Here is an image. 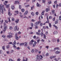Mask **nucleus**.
Masks as SVG:
<instances>
[{"mask_svg":"<svg viewBox=\"0 0 61 61\" xmlns=\"http://www.w3.org/2000/svg\"><path fill=\"white\" fill-rule=\"evenodd\" d=\"M36 56H37V57L36 58V59L37 61L38 60H39L40 61V60H41V59H42V58H43V56H42L41 55H40L39 56H38V55Z\"/></svg>","mask_w":61,"mask_h":61,"instance_id":"obj_1","label":"nucleus"},{"mask_svg":"<svg viewBox=\"0 0 61 61\" xmlns=\"http://www.w3.org/2000/svg\"><path fill=\"white\" fill-rule=\"evenodd\" d=\"M4 7V5H2V4H0V9L2 10L1 12L2 14H4V11L3 10V8Z\"/></svg>","mask_w":61,"mask_h":61,"instance_id":"obj_2","label":"nucleus"},{"mask_svg":"<svg viewBox=\"0 0 61 61\" xmlns=\"http://www.w3.org/2000/svg\"><path fill=\"white\" fill-rule=\"evenodd\" d=\"M4 29H3V31L4 32H5L6 30V28H7V27L6 26V23H4Z\"/></svg>","mask_w":61,"mask_h":61,"instance_id":"obj_3","label":"nucleus"},{"mask_svg":"<svg viewBox=\"0 0 61 61\" xmlns=\"http://www.w3.org/2000/svg\"><path fill=\"white\" fill-rule=\"evenodd\" d=\"M40 23H41V21L40 20L37 21L36 23L34 24V25L35 26H37Z\"/></svg>","mask_w":61,"mask_h":61,"instance_id":"obj_4","label":"nucleus"},{"mask_svg":"<svg viewBox=\"0 0 61 61\" xmlns=\"http://www.w3.org/2000/svg\"><path fill=\"white\" fill-rule=\"evenodd\" d=\"M34 41L33 40H32L30 41V42L29 43V44L30 45H32L33 44V43L34 42Z\"/></svg>","mask_w":61,"mask_h":61,"instance_id":"obj_5","label":"nucleus"},{"mask_svg":"<svg viewBox=\"0 0 61 61\" xmlns=\"http://www.w3.org/2000/svg\"><path fill=\"white\" fill-rule=\"evenodd\" d=\"M26 4H27V3H25L24 4V5H25L24 6H25V7H29V6H30V5H26Z\"/></svg>","mask_w":61,"mask_h":61,"instance_id":"obj_6","label":"nucleus"},{"mask_svg":"<svg viewBox=\"0 0 61 61\" xmlns=\"http://www.w3.org/2000/svg\"><path fill=\"white\" fill-rule=\"evenodd\" d=\"M4 4L6 6V8H8L9 7V5H6L7 4H6L5 3H4Z\"/></svg>","mask_w":61,"mask_h":61,"instance_id":"obj_7","label":"nucleus"},{"mask_svg":"<svg viewBox=\"0 0 61 61\" xmlns=\"http://www.w3.org/2000/svg\"><path fill=\"white\" fill-rule=\"evenodd\" d=\"M37 44V42L36 41H34V44H33V47H35L36 46V45Z\"/></svg>","mask_w":61,"mask_h":61,"instance_id":"obj_8","label":"nucleus"},{"mask_svg":"<svg viewBox=\"0 0 61 61\" xmlns=\"http://www.w3.org/2000/svg\"><path fill=\"white\" fill-rule=\"evenodd\" d=\"M17 34H15V38L16 40H18V38H19V37H17Z\"/></svg>","mask_w":61,"mask_h":61,"instance_id":"obj_9","label":"nucleus"},{"mask_svg":"<svg viewBox=\"0 0 61 61\" xmlns=\"http://www.w3.org/2000/svg\"><path fill=\"white\" fill-rule=\"evenodd\" d=\"M19 1L17 0V1H15L14 2L15 4H19Z\"/></svg>","mask_w":61,"mask_h":61,"instance_id":"obj_10","label":"nucleus"},{"mask_svg":"<svg viewBox=\"0 0 61 61\" xmlns=\"http://www.w3.org/2000/svg\"><path fill=\"white\" fill-rule=\"evenodd\" d=\"M28 11H26L24 14V15H27V14H28Z\"/></svg>","mask_w":61,"mask_h":61,"instance_id":"obj_11","label":"nucleus"},{"mask_svg":"<svg viewBox=\"0 0 61 61\" xmlns=\"http://www.w3.org/2000/svg\"><path fill=\"white\" fill-rule=\"evenodd\" d=\"M12 37L13 36L12 35H9L7 36V37L8 38H10L11 37Z\"/></svg>","mask_w":61,"mask_h":61,"instance_id":"obj_12","label":"nucleus"},{"mask_svg":"<svg viewBox=\"0 0 61 61\" xmlns=\"http://www.w3.org/2000/svg\"><path fill=\"white\" fill-rule=\"evenodd\" d=\"M49 11H50V8H47L46 9V12H48Z\"/></svg>","mask_w":61,"mask_h":61,"instance_id":"obj_13","label":"nucleus"},{"mask_svg":"<svg viewBox=\"0 0 61 61\" xmlns=\"http://www.w3.org/2000/svg\"><path fill=\"white\" fill-rule=\"evenodd\" d=\"M53 26H54V27H55V28L56 30H57V29H58V27H57L55 25H53Z\"/></svg>","mask_w":61,"mask_h":61,"instance_id":"obj_14","label":"nucleus"},{"mask_svg":"<svg viewBox=\"0 0 61 61\" xmlns=\"http://www.w3.org/2000/svg\"><path fill=\"white\" fill-rule=\"evenodd\" d=\"M56 57V56H52L51 57L50 59H52V58H55Z\"/></svg>","mask_w":61,"mask_h":61,"instance_id":"obj_15","label":"nucleus"},{"mask_svg":"<svg viewBox=\"0 0 61 61\" xmlns=\"http://www.w3.org/2000/svg\"><path fill=\"white\" fill-rule=\"evenodd\" d=\"M24 44H25L24 43H21L20 44V46H23L24 45Z\"/></svg>","mask_w":61,"mask_h":61,"instance_id":"obj_16","label":"nucleus"},{"mask_svg":"<svg viewBox=\"0 0 61 61\" xmlns=\"http://www.w3.org/2000/svg\"><path fill=\"white\" fill-rule=\"evenodd\" d=\"M18 22H19V20L17 19L15 20V22L16 23V24H17L18 23Z\"/></svg>","mask_w":61,"mask_h":61,"instance_id":"obj_17","label":"nucleus"},{"mask_svg":"<svg viewBox=\"0 0 61 61\" xmlns=\"http://www.w3.org/2000/svg\"><path fill=\"white\" fill-rule=\"evenodd\" d=\"M36 5H37V7H38L39 6H41V5H40V4H38V3H37L36 4Z\"/></svg>","mask_w":61,"mask_h":61,"instance_id":"obj_18","label":"nucleus"},{"mask_svg":"<svg viewBox=\"0 0 61 61\" xmlns=\"http://www.w3.org/2000/svg\"><path fill=\"white\" fill-rule=\"evenodd\" d=\"M54 35H56L57 34V31H55L54 32Z\"/></svg>","mask_w":61,"mask_h":61,"instance_id":"obj_19","label":"nucleus"},{"mask_svg":"<svg viewBox=\"0 0 61 61\" xmlns=\"http://www.w3.org/2000/svg\"><path fill=\"white\" fill-rule=\"evenodd\" d=\"M25 47L27 46V43L26 42H25Z\"/></svg>","mask_w":61,"mask_h":61,"instance_id":"obj_20","label":"nucleus"},{"mask_svg":"<svg viewBox=\"0 0 61 61\" xmlns=\"http://www.w3.org/2000/svg\"><path fill=\"white\" fill-rule=\"evenodd\" d=\"M17 26H15L14 27V29L15 31H16V29H17Z\"/></svg>","mask_w":61,"mask_h":61,"instance_id":"obj_21","label":"nucleus"},{"mask_svg":"<svg viewBox=\"0 0 61 61\" xmlns=\"http://www.w3.org/2000/svg\"><path fill=\"white\" fill-rule=\"evenodd\" d=\"M60 53V51H57L55 52V54H59V53Z\"/></svg>","mask_w":61,"mask_h":61,"instance_id":"obj_22","label":"nucleus"},{"mask_svg":"<svg viewBox=\"0 0 61 61\" xmlns=\"http://www.w3.org/2000/svg\"><path fill=\"white\" fill-rule=\"evenodd\" d=\"M11 8L12 9H14L15 8V7L14 5H12L11 6Z\"/></svg>","mask_w":61,"mask_h":61,"instance_id":"obj_23","label":"nucleus"},{"mask_svg":"<svg viewBox=\"0 0 61 61\" xmlns=\"http://www.w3.org/2000/svg\"><path fill=\"white\" fill-rule=\"evenodd\" d=\"M45 10H43L42 12L41 13V15H44V13H45Z\"/></svg>","mask_w":61,"mask_h":61,"instance_id":"obj_24","label":"nucleus"},{"mask_svg":"<svg viewBox=\"0 0 61 61\" xmlns=\"http://www.w3.org/2000/svg\"><path fill=\"white\" fill-rule=\"evenodd\" d=\"M51 12L52 13V14H54L55 13V10H51Z\"/></svg>","mask_w":61,"mask_h":61,"instance_id":"obj_25","label":"nucleus"},{"mask_svg":"<svg viewBox=\"0 0 61 61\" xmlns=\"http://www.w3.org/2000/svg\"><path fill=\"white\" fill-rule=\"evenodd\" d=\"M34 6H32L31 7V10H33L34 9Z\"/></svg>","mask_w":61,"mask_h":61,"instance_id":"obj_26","label":"nucleus"},{"mask_svg":"<svg viewBox=\"0 0 61 61\" xmlns=\"http://www.w3.org/2000/svg\"><path fill=\"white\" fill-rule=\"evenodd\" d=\"M59 49V48L56 47L54 48V50H58Z\"/></svg>","mask_w":61,"mask_h":61,"instance_id":"obj_27","label":"nucleus"},{"mask_svg":"<svg viewBox=\"0 0 61 61\" xmlns=\"http://www.w3.org/2000/svg\"><path fill=\"white\" fill-rule=\"evenodd\" d=\"M8 15H9L10 16V15H12V14H10V12H9L8 13Z\"/></svg>","mask_w":61,"mask_h":61,"instance_id":"obj_28","label":"nucleus"},{"mask_svg":"<svg viewBox=\"0 0 61 61\" xmlns=\"http://www.w3.org/2000/svg\"><path fill=\"white\" fill-rule=\"evenodd\" d=\"M52 3V1H49L48 2V4H49V5H50V4H51Z\"/></svg>","mask_w":61,"mask_h":61,"instance_id":"obj_29","label":"nucleus"},{"mask_svg":"<svg viewBox=\"0 0 61 61\" xmlns=\"http://www.w3.org/2000/svg\"><path fill=\"white\" fill-rule=\"evenodd\" d=\"M2 37L4 38H5V35H3L2 36Z\"/></svg>","mask_w":61,"mask_h":61,"instance_id":"obj_30","label":"nucleus"},{"mask_svg":"<svg viewBox=\"0 0 61 61\" xmlns=\"http://www.w3.org/2000/svg\"><path fill=\"white\" fill-rule=\"evenodd\" d=\"M36 35H38L39 36L40 35V33H38V32H36Z\"/></svg>","mask_w":61,"mask_h":61,"instance_id":"obj_31","label":"nucleus"},{"mask_svg":"<svg viewBox=\"0 0 61 61\" xmlns=\"http://www.w3.org/2000/svg\"><path fill=\"white\" fill-rule=\"evenodd\" d=\"M8 45H10V44H13V43L12 42H9L8 43Z\"/></svg>","mask_w":61,"mask_h":61,"instance_id":"obj_32","label":"nucleus"},{"mask_svg":"<svg viewBox=\"0 0 61 61\" xmlns=\"http://www.w3.org/2000/svg\"><path fill=\"white\" fill-rule=\"evenodd\" d=\"M6 47L7 49H8L10 47V46L8 45Z\"/></svg>","mask_w":61,"mask_h":61,"instance_id":"obj_33","label":"nucleus"},{"mask_svg":"<svg viewBox=\"0 0 61 61\" xmlns=\"http://www.w3.org/2000/svg\"><path fill=\"white\" fill-rule=\"evenodd\" d=\"M58 22V21L57 20H56V21L55 22V24H57L58 23V22Z\"/></svg>","mask_w":61,"mask_h":61,"instance_id":"obj_34","label":"nucleus"},{"mask_svg":"<svg viewBox=\"0 0 61 61\" xmlns=\"http://www.w3.org/2000/svg\"><path fill=\"white\" fill-rule=\"evenodd\" d=\"M15 13H16L17 14H18V11L16 10L15 11Z\"/></svg>","mask_w":61,"mask_h":61,"instance_id":"obj_35","label":"nucleus"},{"mask_svg":"<svg viewBox=\"0 0 61 61\" xmlns=\"http://www.w3.org/2000/svg\"><path fill=\"white\" fill-rule=\"evenodd\" d=\"M16 41H15L13 43V44L14 45H16V43L15 42Z\"/></svg>","mask_w":61,"mask_h":61,"instance_id":"obj_36","label":"nucleus"},{"mask_svg":"<svg viewBox=\"0 0 61 61\" xmlns=\"http://www.w3.org/2000/svg\"><path fill=\"white\" fill-rule=\"evenodd\" d=\"M9 29H10V30H12V29H13V27L12 26H10V27Z\"/></svg>","mask_w":61,"mask_h":61,"instance_id":"obj_37","label":"nucleus"},{"mask_svg":"<svg viewBox=\"0 0 61 61\" xmlns=\"http://www.w3.org/2000/svg\"><path fill=\"white\" fill-rule=\"evenodd\" d=\"M35 52H36V53H37L38 52V50H36V49L35 50Z\"/></svg>","mask_w":61,"mask_h":61,"instance_id":"obj_38","label":"nucleus"},{"mask_svg":"<svg viewBox=\"0 0 61 61\" xmlns=\"http://www.w3.org/2000/svg\"><path fill=\"white\" fill-rule=\"evenodd\" d=\"M8 19H9V21H8L9 22H11V20H10V18H9V17H8Z\"/></svg>","mask_w":61,"mask_h":61,"instance_id":"obj_39","label":"nucleus"},{"mask_svg":"<svg viewBox=\"0 0 61 61\" xmlns=\"http://www.w3.org/2000/svg\"><path fill=\"white\" fill-rule=\"evenodd\" d=\"M31 14L32 15H35V13H34L33 12H31Z\"/></svg>","mask_w":61,"mask_h":61,"instance_id":"obj_40","label":"nucleus"},{"mask_svg":"<svg viewBox=\"0 0 61 61\" xmlns=\"http://www.w3.org/2000/svg\"><path fill=\"white\" fill-rule=\"evenodd\" d=\"M49 19H52V16H49Z\"/></svg>","mask_w":61,"mask_h":61,"instance_id":"obj_41","label":"nucleus"},{"mask_svg":"<svg viewBox=\"0 0 61 61\" xmlns=\"http://www.w3.org/2000/svg\"><path fill=\"white\" fill-rule=\"evenodd\" d=\"M21 11L22 12H24L25 11V10L24 9H21Z\"/></svg>","mask_w":61,"mask_h":61,"instance_id":"obj_42","label":"nucleus"},{"mask_svg":"<svg viewBox=\"0 0 61 61\" xmlns=\"http://www.w3.org/2000/svg\"><path fill=\"white\" fill-rule=\"evenodd\" d=\"M44 38H45V39L46 38V35L45 34L44 35Z\"/></svg>","mask_w":61,"mask_h":61,"instance_id":"obj_43","label":"nucleus"},{"mask_svg":"<svg viewBox=\"0 0 61 61\" xmlns=\"http://www.w3.org/2000/svg\"><path fill=\"white\" fill-rule=\"evenodd\" d=\"M42 2L44 4H45V3L46 2V0H42Z\"/></svg>","mask_w":61,"mask_h":61,"instance_id":"obj_44","label":"nucleus"},{"mask_svg":"<svg viewBox=\"0 0 61 61\" xmlns=\"http://www.w3.org/2000/svg\"><path fill=\"white\" fill-rule=\"evenodd\" d=\"M31 52L32 53H33L34 52V50L33 49H32V51H31Z\"/></svg>","mask_w":61,"mask_h":61,"instance_id":"obj_45","label":"nucleus"},{"mask_svg":"<svg viewBox=\"0 0 61 61\" xmlns=\"http://www.w3.org/2000/svg\"><path fill=\"white\" fill-rule=\"evenodd\" d=\"M49 20H47L45 22V24H46V23H49Z\"/></svg>","mask_w":61,"mask_h":61,"instance_id":"obj_46","label":"nucleus"},{"mask_svg":"<svg viewBox=\"0 0 61 61\" xmlns=\"http://www.w3.org/2000/svg\"><path fill=\"white\" fill-rule=\"evenodd\" d=\"M19 8L20 9H21V5H19Z\"/></svg>","mask_w":61,"mask_h":61,"instance_id":"obj_47","label":"nucleus"},{"mask_svg":"<svg viewBox=\"0 0 61 61\" xmlns=\"http://www.w3.org/2000/svg\"><path fill=\"white\" fill-rule=\"evenodd\" d=\"M49 26L50 27H51V24L50 23H49Z\"/></svg>","mask_w":61,"mask_h":61,"instance_id":"obj_48","label":"nucleus"},{"mask_svg":"<svg viewBox=\"0 0 61 61\" xmlns=\"http://www.w3.org/2000/svg\"><path fill=\"white\" fill-rule=\"evenodd\" d=\"M26 60H23V61H27V60H28V59H27V58H26Z\"/></svg>","mask_w":61,"mask_h":61,"instance_id":"obj_49","label":"nucleus"},{"mask_svg":"<svg viewBox=\"0 0 61 61\" xmlns=\"http://www.w3.org/2000/svg\"><path fill=\"white\" fill-rule=\"evenodd\" d=\"M2 49L3 50H5V46H2Z\"/></svg>","mask_w":61,"mask_h":61,"instance_id":"obj_50","label":"nucleus"},{"mask_svg":"<svg viewBox=\"0 0 61 61\" xmlns=\"http://www.w3.org/2000/svg\"><path fill=\"white\" fill-rule=\"evenodd\" d=\"M31 27H33V23H31Z\"/></svg>","mask_w":61,"mask_h":61,"instance_id":"obj_51","label":"nucleus"},{"mask_svg":"<svg viewBox=\"0 0 61 61\" xmlns=\"http://www.w3.org/2000/svg\"><path fill=\"white\" fill-rule=\"evenodd\" d=\"M59 20H61V16H60L59 17Z\"/></svg>","mask_w":61,"mask_h":61,"instance_id":"obj_52","label":"nucleus"},{"mask_svg":"<svg viewBox=\"0 0 61 61\" xmlns=\"http://www.w3.org/2000/svg\"><path fill=\"white\" fill-rule=\"evenodd\" d=\"M40 40L39 39V40H37V43H39V41H40Z\"/></svg>","mask_w":61,"mask_h":61,"instance_id":"obj_53","label":"nucleus"},{"mask_svg":"<svg viewBox=\"0 0 61 61\" xmlns=\"http://www.w3.org/2000/svg\"><path fill=\"white\" fill-rule=\"evenodd\" d=\"M1 24H2L3 23V20H2L1 21Z\"/></svg>","mask_w":61,"mask_h":61,"instance_id":"obj_54","label":"nucleus"},{"mask_svg":"<svg viewBox=\"0 0 61 61\" xmlns=\"http://www.w3.org/2000/svg\"><path fill=\"white\" fill-rule=\"evenodd\" d=\"M35 29H37L38 28V27L37 26H35Z\"/></svg>","mask_w":61,"mask_h":61,"instance_id":"obj_55","label":"nucleus"},{"mask_svg":"<svg viewBox=\"0 0 61 61\" xmlns=\"http://www.w3.org/2000/svg\"><path fill=\"white\" fill-rule=\"evenodd\" d=\"M46 56H47L49 55V53H47L46 55Z\"/></svg>","mask_w":61,"mask_h":61,"instance_id":"obj_56","label":"nucleus"},{"mask_svg":"<svg viewBox=\"0 0 61 61\" xmlns=\"http://www.w3.org/2000/svg\"><path fill=\"white\" fill-rule=\"evenodd\" d=\"M42 25H43V24L42 23H41L40 24V26H42Z\"/></svg>","mask_w":61,"mask_h":61,"instance_id":"obj_57","label":"nucleus"},{"mask_svg":"<svg viewBox=\"0 0 61 61\" xmlns=\"http://www.w3.org/2000/svg\"><path fill=\"white\" fill-rule=\"evenodd\" d=\"M46 48H47V49H48V48H49V46H46Z\"/></svg>","mask_w":61,"mask_h":61,"instance_id":"obj_58","label":"nucleus"},{"mask_svg":"<svg viewBox=\"0 0 61 61\" xmlns=\"http://www.w3.org/2000/svg\"><path fill=\"white\" fill-rule=\"evenodd\" d=\"M20 58H18V59L17 60V61H20Z\"/></svg>","mask_w":61,"mask_h":61,"instance_id":"obj_59","label":"nucleus"},{"mask_svg":"<svg viewBox=\"0 0 61 61\" xmlns=\"http://www.w3.org/2000/svg\"><path fill=\"white\" fill-rule=\"evenodd\" d=\"M9 61H13V60H12V59H9Z\"/></svg>","mask_w":61,"mask_h":61,"instance_id":"obj_60","label":"nucleus"},{"mask_svg":"<svg viewBox=\"0 0 61 61\" xmlns=\"http://www.w3.org/2000/svg\"><path fill=\"white\" fill-rule=\"evenodd\" d=\"M43 28L45 29L46 28V27L45 26H43Z\"/></svg>","mask_w":61,"mask_h":61,"instance_id":"obj_61","label":"nucleus"},{"mask_svg":"<svg viewBox=\"0 0 61 61\" xmlns=\"http://www.w3.org/2000/svg\"><path fill=\"white\" fill-rule=\"evenodd\" d=\"M36 38V36H34L33 37V38H34V39H35Z\"/></svg>","mask_w":61,"mask_h":61,"instance_id":"obj_62","label":"nucleus"},{"mask_svg":"<svg viewBox=\"0 0 61 61\" xmlns=\"http://www.w3.org/2000/svg\"><path fill=\"white\" fill-rule=\"evenodd\" d=\"M31 21L32 22H35V20H34L32 19V20H31Z\"/></svg>","mask_w":61,"mask_h":61,"instance_id":"obj_63","label":"nucleus"},{"mask_svg":"<svg viewBox=\"0 0 61 61\" xmlns=\"http://www.w3.org/2000/svg\"><path fill=\"white\" fill-rule=\"evenodd\" d=\"M5 22H6V23H8V21L6 20H5Z\"/></svg>","mask_w":61,"mask_h":61,"instance_id":"obj_64","label":"nucleus"}]
</instances>
